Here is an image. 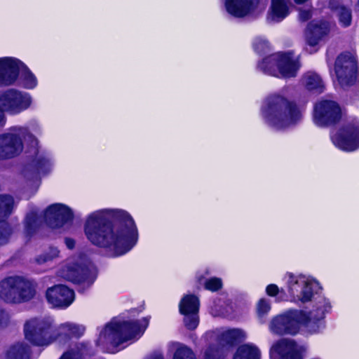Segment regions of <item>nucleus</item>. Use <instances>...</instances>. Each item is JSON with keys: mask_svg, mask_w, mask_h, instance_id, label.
<instances>
[{"mask_svg": "<svg viewBox=\"0 0 359 359\" xmlns=\"http://www.w3.org/2000/svg\"><path fill=\"white\" fill-rule=\"evenodd\" d=\"M85 233L93 244L109 248L116 255L128 252L138 237L135 222L126 212L121 210L91 213L85 224Z\"/></svg>", "mask_w": 359, "mask_h": 359, "instance_id": "1", "label": "nucleus"}, {"mask_svg": "<svg viewBox=\"0 0 359 359\" xmlns=\"http://www.w3.org/2000/svg\"><path fill=\"white\" fill-rule=\"evenodd\" d=\"M149 323L147 318L140 320L111 322L100 332L97 344L107 352L114 353L118 345L140 337Z\"/></svg>", "mask_w": 359, "mask_h": 359, "instance_id": "2", "label": "nucleus"}, {"mask_svg": "<svg viewBox=\"0 0 359 359\" xmlns=\"http://www.w3.org/2000/svg\"><path fill=\"white\" fill-rule=\"evenodd\" d=\"M262 115L268 124L276 130L295 125L302 118V112L296 104L278 95L266 100Z\"/></svg>", "mask_w": 359, "mask_h": 359, "instance_id": "3", "label": "nucleus"}, {"mask_svg": "<svg viewBox=\"0 0 359 359\" xmlns=\"http://www.w3.org/2000/svg\"><path fill=\"white\" fill-rule=\"evenodd\" d=\"M324 317V311L318 308L309 314L301 310H290L274 318L270 323V330L278 334H294L304 325L311 329Z\"/></svg>", "mask_w": 359, "mask_h": 359, "instance_id": "4", "label": "nucleus"}, {"mask_svg": "<svg viewBox=\"0 0 359 359\" xmlns=\"http://www.w3.org/2000/svg\"><path fill=\"white\" fill-rule=\"evenodd\" d=\"M36 283L25 277L13 276L0 280V299L9 304H20L32 299Z\"/></svg>", "mask_w": 359, "mask_h": 359, "instance_id": "5", "label": "nucleus"}, {"mask_svg": "<svg viewBox=\"0 0 359 359\" xmlns=\"http://www.w3.org/2000/svg\"><path fill=\"white\" fill-rule=\"evenodd\" d=\"M299 67L298 58L292 53L274 54L264 59L259 65V68L264 73L283 78L295 76Z\"/></svg>", "mask_w": 359, "mask_h": 359, "instance_id": "6", "label": "nucleus"}, {"mask_svg": "<svg viewBox=\"0 0 359 359\" xmlns=\"http://www.w3.org/2000/svg\"><path fill=\"white\" fill-rule=\"evenodd\" d=\"M22 139L30 142L36 153L38 142L26 129L19 128L15 133H9L0 136V159L12 158L20 154L23 149Z\"/></svg>", "mask_w": 359, "mask_h": 359, "instance_id": "7", "label": "nucleus"}, {"mask_svg": "<svg viewBox=\"0 0 359 359\" xmlns=\"http://www.w3.org/2000/svg\"><path fill=\"white\" fill-rule=\"evenodd\" d=\"M50 318H34L25 324L26 339L38 346L48 345L55 341Z\"/></svg>", "mask_w": 359, "mask_h": 359, "instance_id": "8", "label": "nucleus"}, {"mask_svg": "<svg viewBox=\"0 0 359 359\" xmlns=\"http://www.w3.org/2000/svg\"><path fill=\"white\" fill-rule=\"evenodd\" d=\"M288 292L291 300L294 302L306 303L310 302L313 293L317 292L319 284L305 276H294L292 273L287 275Z\"/></svg>", "mask_w": 359, "mask_h": 359, "instance_id": "9", "label": "nucleus"}, {"mask_svg": "<svg viewBox=\"0 0 359 359\" xmlns=\"http://www.w3.org/2000/svg\"><path fill=\"white\" fill-rule=\"evenodd\" d=\"M334 72L341 87L353 85L358 79V65L354 55L350 53L339 55L335 61Z\"/></svg>", "mask_w": 359, "mask_h": 359, "instance_id": "10", "label": "nucleus"}, {"mask_svg": "<svg viewBox=\"0 0 359 359\" xmlns=\"http://www.w3.org/2000/svg\"><path fill=\"white\" fill-rule=\"evenodd\" d=\"M32 104V97L26 93L9 89L0 91V111L17 114L28 109Z\"/></svg>", "mask_w": 359, "mask_h": 359, "instance_id": "11", "label": "nucleus"}, {"mask_svg": "<svg viewBox=\"0 0 359 359\" xmlns=\"http://www.w3.org/2000/svg\"><path fill=\"white\" fill-rule=\"evenodd\" d=\"M334 145L341 150L352 151L359 147V122L348 121L334 134L332 135Z\"/></svg>", "mask_w": 359, "mask_h": 359, "instance_id": "12", "label": "nucleus"}, {"mask_svg": "<svg viewBox=\"0 0 359 359\" xmlns=\"http://www.w3.org/2000/svg\"><path fill=\"white\" fill-rule=\"evenodd\" d=\"M341 115V109L337 102L322 100L315 105L313 120L316 125L325 126L339 121Z\"/></svg>", "mask_w": 359, "mask_h": 359, "instance_id": "13", "label": "nucleus"}, {"mask_svg": "<svg viewBox=\"0 0 359 359\" xmlns=\"http://www.w3.org/2000/svg\"><path fill=\"white\" fill-rule=\"evenodd\" d=\"M305 351L303 346L290 339H282L276 342L270 350L271 359H302Z\"/></svg>", "mask_w": 359, "mask_h": 359, "instance_id": "14", "label": "nucleus"}, {"mask_svg": "<svg viewBox=\"0 0 359 359\" xmlns=\"http://www.w3.org/2000/svg\"><path fill=\"white\" fill-rule=\"evenodd\" d=\"M13 208V198L9 195H0V245L6 244L13 233L11 225L6 221Z\"/></svg>", "mask_w": 359, "mask_h": 359, "instance_id": "15", "label": "nucleus"}, {"mask_svg": "<svg viewBox=\"0 0 359 359\" xmlns=\"http://www.w3.org/2000/svg\"><path fill=\"white\" fill-rule=\"evenodd\" d=\"M46 297L53 306L67 308L73 302L74 292L63 285H57L47 289Z\"/></svg>", "mask_w": 359, "mask_h": 359, "instance_id": "16", "label": "nucleus"}, {"mask_svg": "<svg viewBox=\"0 0 359 359\" xmlns=\"http://www.w3.org/2000/svg\"><path fill=\"white\" fill-rule=\"evenodd\" d=\"M23 63L14 57L0 58V86L13 84L18 78Z\"/></svg>", "mask_w": 359, "mask_h": 359, "instance_id": "17", "label": "nucleus"}, {"mask_svg": "<svg viewBox=\"0 0 359 359\" xmlns=\"http://www.w3.org/2000/svg\"><path fill=\"white\" fill-rule=\"evenodd\" d=\"M44 217L50 226L57 228L70 221L73 214L68 207L62 204H53L46 209Z\"/></svg>", "mask_w": 359, "mask_h": 359, "instance_id": "18", "label": "nucleus"}, {"mask_svg": "<svg viewBox=\"0 0 359 359\" xmlns=\"http://www.w3.org/2000/svg\"><path fill=\"white\" fill-rule=\"evenodd\" d=\"M88 273V267L83 264V259L80 258L78 260H69L61 269L60 276L69 281L81 283L84 281Z\"/></svg>", "mask_w": 359, "mask_h": 359, "instance_id": "19", "label": "nucleus"}, {"mask_svg": "<svg viewBox=\"0 0 359 359\" xmlns=\"http://www.w3.org/2000/svg\"><path fill=\"white\" fill-rule=\"evenodd\" d=\"M330 22L323 20L312 21L308 25L306 32V44L311 48H314L324 36L330 32Z\"/></svg>", "mask_w": 359, "mask_h": 359, "instance_id": "20", "label": "nucleus"}, {"mask_svg": "<svg viewBox=\"0 0 359 359\" xmlns=\"http://www.w3.org/2000/svg\"><path fill=\"white\" fill-rule=\"evenodd\" d=\"M259 0H226V11L235 17H244L255 11Z\"/></svg>", "mask_w": 359, "mask_h": 359, "instance_id": "21", "label": "nucleus"}, {"mask_svg": "<svg viewBox=\"0 0 359 359\" xmlns=\"http://www.w3.org/2000/svg\"><path fill=\"white\" fill-rule=\"evenodd\" d=\"M290 2L289 0H271L268 19L271 22H280L288 15Z\"/></svg>", "mask_w": 359, "mask_h": 359, "instance_id": "22", "label": "nucleus"}, {"mask_svg": "<svg viewBox=\"0 0 359 359\" xmlns=\"http://www.w3.org/2000/svg\"><path fill=\"white\" fill-rule=\"evenodd\" d=\"M302 85L310 91L321 93L325 90V83L320 75L309 72L302 77Z\"/></svg>", "mask_w": 359, "mask_h": 359, "instance_id": "23", "label": "nucleus"}, {"mask_svg": "<svg viewBox=\"0 0 359 359\" xmlns=\"http://www.w3.org/2000/svg\"><path fill=\"white\" fill-rule=\"evenodd\" d=\"M179 308L181 314L198 313L199 309V300L195 295H185L181 299Z\"/></svg>", "mask_w": 359, "mask_h": 359, "instance_id": "24", "label": "nucleus"}, {"mask_svg": "<svg viewBox=\"0 0 359 359\" xmlns=\"http://www.w3.org/2000/svg\"><path fill=\"white\" fill-rule=\"evenodd\" d=\"M233 359H260V351L255 346L242 345L238 348Z\"/></svg>", "mask_w": 359, "mask_h": 359, "instance_id": "25", "label": "nucleus"}, {"mask_svg": "<svg viewBox=\"0 0 359 359\" xmlns=\"http://www.w3.org/2000/svg\"><path fill=\"white\" fill-rule=\"evenodd\" d=\"M6 359H29V350L26 346L18 344L11 347L6 353Z\"/></svg>", "mask_w": 359, "mask_h": 359, "instance_id": "26", "label": "nucleus"}, {"mask_svg": "<svg viewBox=\"0 0 359 359\" xmlns=\"http://www.w3.org/2000/svg\"><path fill=\"white\" fill-rule=\"evenodd\" d=\"M172 346L175 348L173 359H196L193 351L187 346L179 343H173Z\"/></svg>", "mask_w": 359, "mask_h": 359, "instance_id": "27", "label": "nucleus"}, {"mask_svg": "<svg viewBox=\"0 0 359 359\" xmlns=\"http://www.w3.org/2000/svg\"><path fill=\"white\" fill-rule=\"evenodd\" d=\"M222 340L227 344H231L234 341L245 338V334L239 329L226 330L221 333Z\"/></svg>", "mask_w": 359, "mask_h": 359, "instance_id": "28", "label": "nucleus"}, {"mask_svg": "<svg viewBox=\"0 0 359 359\" xmlns=\"http://www.w3.org/2000/svg\"><path fill=\"white\" fill-rule=\"evenodd\" d=\"M20 79L22 80L23 85L27 88H33L37 84V80L34 75L23 64V67L20 71Z\"/></svg>", "mask_w": 359, "mask_h": 359, "instance_id": "29", "label": "nucleus"}, {"mask_svg": "<svg viewBox=\"0 0 359 359\" xmlns=\"http://www.w3.org/2000/svg\"><path fill=\"white\" fill-rule=\"evenodd\" d=\"M337 16L341 26L346 27L351 25L352 16L351 11L344 6L337 9Z\"/></svg>", "mask_w": 359, "mask_h": 359, "instance_id": "30", "label": "nucleus"}, {"mask_svg": "<svg viewBox=\"0 0 359 359\" xmlns=\"http://www.w3.org/2000/svg\"><path fill=\"white\" fill-rule=\"evenodd\" d=\"M36 226V215L34 213L27 215L25 221V233L26 236H31L35 231Z\"/></svg>", "mask_w": 359, "mask_h": 359, "instance_id": "31", "label": "nucleus"}, {"mask_svg": "<svg viewBox=\"0 0 359 359\" xmlns=\"http://www.w3.org/2000/svg\"><path fill=\"white\" fill-rule=\"evenodd\" d=\"M60 251L57 248L51 247L48 251L41 255L36 258L37 263L41 264L51 261L59 257Z\"/></svg>", "mask_w": 359, "mask_h": 359, "instance_id": "32", "label": "nucleus"}, {"mask_svg": "<svg viewBox=\"0 0 359 359\" xmlns=\"http://www.w3.org/2000/svg\"><path fill=\"white\" fill-rule=\"evenodd\" d=\"M33 165L39 174H44L50 169V163L48 159L40 156L34 161Z\"/></svg>", "mask_w": 359, "mask_h": 359, "instance_id": "33", "label": "nucleus"}, {"mask_svg": "<svg viewBox=\"0 0 359 359\" xmlns=\"http://www.w3.org/2000/svg\"><path fill=\"white\" fill-rule=\"evenodd\" d=\"M184 316V322L185 326L189 330H194L198 325V313L190 314H183Z\"/></svg>", "mask_w": 359, "mask_h": 359, "instance_id": "34", "label": "nucleus"}, {"mask_svg": "<svg viewBox=\"0 0 359 359\" xmlns=\"http://www.w3.org/2000/svg\"><path fill=\"white\" fill-rule=\"evenodd\" d=\"M271 309V306L268 300L261 299L257 306V311L258 317L262 319Z\"/></svg>", "mask_w": 359, "mask_h": 359, "instance_id": "35", "label": "nucleus"}, {"mask_svg": "<svg viewBox=\"0 0 359 359\" xmlns=\"http://www.w3.org/2000/svg\"><path fill=\"white\" fill-rule=\"evenodd\" d=\"M63 327L69 329V333H70V337H79L82 335L85 331V327L83 326L76 325L71 323H64Z\"/></svg>", "mask_w": 359, "mask_h": 359, "instance_id": "36", "label": "nucleus"}, {"mask_svg": "<svg viewBox=\"0 0 359 359\" xmlns=\"http://www.w3.org/2000/svg\"><path fill=\"white\" fill-rule=\"evenodd\" d=\"M222 280L218 278H212L206 280L205 283V289L210 291H217L222 287Z\"/></svg>", "mask_w": 359, "mask_h": 359, "instance_id": "37", "label": "nucleus"}, {"mask_svg": "<svg viewBox=\"0 0 359 359\" xmlns=\"http://www.w3.org/2000/svg\"><path fill=\"white\" fill-rule=\"evenodd\" d=\"M254 48L259 53H265L269 49V44L265 39L257 38L254 42Z\"/></svg>", "mask_w": 359, "mask_h": 359, "instance_id": "38", "label": "nucleus"}, {"mask_svg": "<svg viewBox=\"0 0 359 359\" xmlns=\"http://www.w3.org/2000/svg\"><path fill=\"white\" fill-rule=\"evenodd\" d=\"M64 323L61 324L56 329H53V334L55 337V340L57 339L60 336L70 337V333H69L68 328H64Z\"/></svg>", "mask_w": 359, "mask_h": 359, "instance_id": "39", "label": "nucleus"}, {"mask_svg": "<svg viewBox=\"0 0 359 359\" xmlns=\"http://www.w3.org/2000/svg\"><path fill=\"white\" fill-rule=\"evenodd\" d=\"M313 7L311 6L308 9H299V20L302 22H306L312 17Z\"/></svg>", "mask_w": 359, "mask_h": 359, "instance_id": "40", "label": "nucleus"}, {"mask_svg": "<svg viewBox=\"0 0 359 359\" xmlns=\"http://www.w3.org/2000/svg\"><path fill=\"white\" fill-rule=\"evenodd\" d=\"M204 359H221V354L218 349L211 347L205 351Z\"/></svg>", "mask_w": 359, "mask_h": 359, "instance_id": "41", "label": "nucleus"}, {"mask_svg": "<svg viewBox=\"0 0 359 359\" xmlns=\"http://www.w3.org/2000/svg\"><path fill=\"white\" fill-rule=\"evenodd\" d=\"M81 355L80 352L71 350L64 353L60 359H81Z\"/></svg>", "mask_w": 359, "mask_h": 359, "instance_id": "42", "label": "nucleus"}, {"mask_svg": "<svg viewBox=\"0 0 359 359\" xmlns=\"http://www.w3.org/2000/svg\"><path fill=\"white\" fill-rule=\"evenodd\" d=\"M278 287L275 284L269 285L266 288V292L268 295L274 297L278 293Z\"/></svg>", "mask_w": 359, "mask_h": 359, "instance_id": "43", "label": "nucleus"}, {"mask_svg": "<svg viewBox=\"0 0 359 359\" xmlns=\"http://www.w3.org/2000/svg\"><path fill=\"white\" fill-rule=\"evenodd\" d=\"M8 318L7 313L0 309V324L4 323Z\"/></svg>", "mask_w": 359, "mask_h": 359, "instance_id": "44", "label": "nucleus"}, {"mask_svg": "<svg viewBox=\"0 0 359 359\" xmlns=\"http://www.w3.org/2000/svg\"><path fill=\"white\" fill-rule=\"evenodd\" d=\"M65 243H66L67 248L69 249L73 248L74 246V244H75L74 241L71 238H66Z\"/></svg>", "mask_w": 359, "mask_h": 359, "instance_id": "45", "label": "nucleus"}, {"mask_svg": "<svg viewBox=\"0 0 359 359\" xmlns=\"http://www.w3.org/2000/svg\"><path fill=\"white\" fill-rule=\"evenodd\" d=\"M148 359H164V358L161 354L157 353V354H155V355L151 356Z\"/></svg>", "mask_w": 359, "mask_h": 359, "instance_id": "46", "label": "nucleus"}, {"mask_svg": "<svg viewBox=\"0 0 359 359\" xmlns=\"http://www.w3.org/2000/svg\"><path fill=\"white\" fill-rule=\"evenodd\" d=\"M5 121V116L4 114L1 111H0V125H2Z\"/></svg>", "mask_w": 359, "mask_h": 359, "instance_id": "47", "label": "nucleus"}, {"mask_svg": "<svg viewBox=\"0 0 359 359\" xmlns=\"http://www.w3.org/2000/svg\"><path fill=\"white\" fill-rule=\"evenodd\" d=\"M294 1L297 4H304L307 1H309V0H294Z\"/></svg>", "mask_w": 359, "mask_h": 359, "instance_id": "48", "label": "nucleus"}, {"mask_svg": "<svg viewBox=\"0 0 359 359\" xmlns=\"http://www.w3.org/2000/svg\"><path fill=\"white\" fill-rule=\"evenodd\" d=\"M306 50H307L308 51H309L310 53H312L313 51H316V49H314V50H311H311H309L308 47L306 48Z\"/></svg>", "mask_w": 359, "mask_h": 359, "instance_id": "49", "label": "nucleus"}]
</instances>
